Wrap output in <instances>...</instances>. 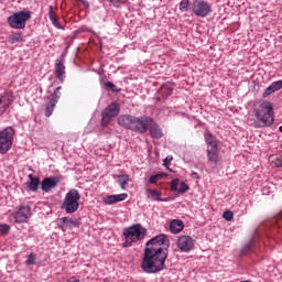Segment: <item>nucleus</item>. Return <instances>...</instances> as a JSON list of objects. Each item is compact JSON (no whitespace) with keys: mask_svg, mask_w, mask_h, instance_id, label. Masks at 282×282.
<instances>
[{"mask_svg":"<svg viewBox=\"0 0 282 282\" xmlns=\"http://www.w3.org/2000/svg\"><path fill=\"white\" fill-rule=\"evenodd\" d=\"M192 10L196 17H200L202 19L208 17L210 12H213V8L208 2L202 0H195L193 2Z\"/></svg>","mask_w":282,"mask_h":282,"instance_id":"1a4fd4ad","label":"nucleus"},{"mask_svg":"<svg viewBox=\"0 0 282 282\" xmlns=\"http://www.w3.org/2000/svg\"><path fill=\"white\" fill-rule=\"evenodd\" d=\"M171 94H173V84L171 83L164 84L163 86L160 87L158 91L159 97H156V102H160V100H166V98H169Z\"/></svg>","mask_w":282,"mask_h":282,"instance_id":"4468645a","label":"nucleus"},{"mask_svg":"<svg viewBox=\"0 0 282 282\" xmlns=\"http://www.w3.org/2000/svg\"><path fill=\"white\" fill-rule=\"evenodd\" d=\"M144 235H147V230L142 228L140 224L133 225L123 231V237L126 239L123 243V248H131L133 243L144 239Z\"/></svg>","mask_w":282,"mask_h":282,"instance_id":"7ed1b4c3","label":"nucleus"},{"mask_svg":"<svg viewBox=\"0 0 282 282\" xmlns=\"http://www.w3.org/2000/svg\"><path fill=\"white\" fill-rule=\"evenodd\" d=\"M59 224H62V228H78L80 223L76 218L62 217L59 219Z\"/></svg>","mask_w":282,"mask_h":282,"instance_id":"412c9836","label":"nucleus"},{"mask_svg":"<svg viewBox=\"0 0 282 282\" xmlns=\"http://www.w3.org/2000/svg\"><path fill=\"white\" fill-rule=\"evenodd\" d=\"M171 162H173V156H167V158L164 160V166H169V164H171Z\"/></svg>","mask_w":282,"mask_h":282,"instance_id":"a19ab883","label":"nucleus"},{"mask_svg":"<svg viewBox=\"0 0 282 282\" xmlns=\"http://www.w3.org/2000/svg\"><path fill=\"white\" fill-rule=\"evenodd\" d=\"M32 19L31 11H20L15 12L7 19V23L12 30H25L28 21Z\"/></svg>","mask_w":282,"mask_h":282,"instance_id":"20e7f679","label":"nucleus"},{"mask_svg":"<svg viewBox=\"0 0 282 282\" xmlns=\"http://www.w3.org/2000/svg\"><path fill=\"white\" fill-rule=\"evenodd\" d=\"M29 180H30V182L28 183L29 191H32L33 193L39 191V185L41 184V181L39 180V177H34V175L30 174Z\"/></svg>","mask_w":282,"mask_h":282,"instance_id":"a878e982","label":"nucleus"},{"mask_svg":"<svg viewBox=\"0 0 282 282\" xmlns=\"http://www.w3.org/2000/svg\"><path fill=\"white\" fill-rule=\"evenodd\" d=\"M180 186V188H177ZM188 185L184 182L180 184V178H174L171 182V192L175 193L178 192L180 194L188 193Z\"/></svg>","mask_w":282,"mask_h":282,"instance_id":"f3484780","label":"nucleus"},{"mask_svg":"<svg viewBox=\"0 0 282 282\" xmlns=\"http://www.w3.org/2000/svg\"><path fill=\"white\" fill-rule=\"evenodd\" d=\"M148 129H150V135L154 140H160V138L164 135V133L162 132V129L158 123H155L153 119H152V122L149 124Z\"/></svg>","mask_w":282,"mask_h":282,"instance_id":"6ab92c4d","label":"nucleus"},{"mask_svg":"<svg viewBox=\"0 0 282 282\" xmlns=\"http://www.w3.org/2000/svg\"><path fill=\"white\" fill-rule=\"evenodd\" d=\"M48 18L54 28H56L57 30H65V28H63V25L58 23V15H56V11H54V7L52 6H50Z\"/></svg>","mask_w":282,"mask_h":282,"instance_id":"5701e85b","label":"nucleus"},{"mask_svg":"<svg viewBox=\"0 0 282 282\" xmlns=\"http://www.w3.org/2000/svg\"><path fill=\"white\" fill-rule=\"evenodd\" d=\"M14 128L7 127L0 132V153L6 155L14 142Z\"/></svg>","mask_w":282,"mask_h":282,"instance_id":"423d86ee","label":"nucleus"},{"mask_svg":"<svg viewBox=\"0 0 282 282\" xmlns=\"http://www.w3.org/2000/svg\"><path fill=\"white\" fill-rule=\"evenodd\" d=\"M253 127L264 129L274 124V107L270 101H258L253 105Z\"/></svg>","mask_w":282,"mask_h":282,"instance_id":"f03ea898","label":"nucleus"},{"mask_svg":"<svg viewBox=\"0 0 282 282\" xmlns=\"http://www.w3.org/2000/svg\"><path fill=\"white\" fill-rule=\"evenodd\" d=\"M205 142L207 144V149L219 148V140H217V137L213 135L210 132L205 133Z\"/></svg>","mask_w":282,"mask_h":282,"instance_id":"4be33fe9","label":"nucleus"},{"mask_svg":"<svg viewBox=\"0 0 282 282\" xmlns=\"http://www.w3.org/2000/svg\"><path fill=\"white\" fill-rule=\"evenodd\" d=\"M191 6V1L188 0H182L180 3V10L181 12H188V7Z\"/></svg>","mask_w":282,"mask_h":282,"instance_id":"c756f323","label":"nucleus"},{"mask_svg":"<svg viewBox=\"0 0 282 282\" xmlns=\"http://www.w3.org/2000/svg\"><path fill=\"white\" fill-rule=\"evenodd\" d=\"M273 165H274L276 169H282V155L276 156V158L273 160Z\"/></svg>","mask_w":282,"mask_h":282,"instance_id":"c9c22d12","label":"nucleus"},{"mask_svg":"<svg viewBox=\"0 0 282 282\" xmlns=\"http://www.w3.org/2000/svg\"><path fill=\"white\" fill-rule=\"evenodd\" d=\"M129 195L127 193L123 194H117V195H109L104 198V204L107 206H111L113 204H118V202H124Z\"/></svg>","mask_w":282,"mask_h":282,"instance_id":"dca6fc26","label":"nucleus"},{"mask_svg":"<svg viewBox=\"0 0 282 282\" xmlns=\"http://www.w3.org/2000/svg\"><path fill=\"white\" fill-rule=\"evenodd\" d=\"M176 246L181 252H191L195 248V239L191 236H180Z\"/></svg>","mask_w":282,"mask_h":282,"instance_id":"f8f14e48","label":"nucleus"},{"mask_svg":"<svg viewBox=\"0 0 282 282\" xmlns=\"http://www.w3.org/2000/svg\"><path fill=\"white\" fill-rule=\"evenodd\" d=\"M80 192L78 189H70L62 204V208L67 213L68 215H72L73 213H76L78 208H80Z\"/></svg>","mask_w":282,"mask_h":282,"instance_id":"39448f33","label":"nucleus"},{"mask_svg":"<svg viewBox=\"0 0 282 282\" xmlns=\"http://www.w3.org/2000/svg\"><path fill=\"white\" fill-rule=\"evenodd\" d=\"M110 6H113V8H120V6H124L127 3V0H108Z\"/></svg>","mask_w":282,"mask_h":282,"instance_id":"7c9ffc66","label":"nucleus"},{"mask_svg":"<svg viewBox=\"0 0 282 282\" xmlns=\"http://www.w3.org/2000/svg\"><path fill=\"white\" fill-rule=\"evenodd\" d=\"M133 123V116L123 115L118 118V124L124 127V129H131Z\"/></svg>","mask_w":282,"mask_h":282,"instance_id":"b1692460","label":"nucleus"},{"mask_svg":"<svg viewBox=\"0 0 282 282\" xmlns=\"http://www.w3.org/2000/svg\"><path fill=\"white\" fill-rule=\"evenodd\" d=\"M147 193H149L154 202H164L162 199V192L158 189H147Z\"/></svg>","mask_w":282,"mask_h":282,"instance_id":"cd10ccee","label":"nucleus"},{"mask_svg":"<svg viewBox=\"0 0 282 282\" xmlns=\"http://www.w3.org/2000/svg\"><path fill=\"white\" fill-rule=\"evenodd\" d=\"M153 122L152 118L149 117H142V118H135L132 119V131H138V133H147L149 126Z\"/></svg>","mask_w":282,"mask_h":282,"instance_id":"9d476101","label":"nucleus"},{"mask_svg":"<svg viewBox=\"0 0 282 282\" xmlns=\"http://www.w3.org/2000/svg\"><path fill=\"white\" fill-rule=\"evenodd\" d=\"M117 180L120 185V188L122 191H127V184H129V182H131V176H129V174H122V175H118Z\"/></svg>","mask_w":282,"mask_h":282,"instance_id":"bb28decb","label":"nucleus"},{"mask_svg":"<svg viewBox=\"0 0 282 282\" xmlns=\"http://www.w3.org/2000/svg\"><path fill=\"white\" fill-rule=\"evenodd\" d=\"M14 98L12 97V93H4L0 96V116L6 113V110L12 105Z\"/></svg>","mask_w":282,"mask_h":282,"instance_id":"ddd939ff","label":"nucleus"},{"mask_svg":"<svg viewBox=\"0 0 282 282\" xmlns=\"http://www.w3.org/2000/svg\"><path fill=\"white\" fill-rule=\"evenodd\" d=\"M276 90H274V87L270 85L264 93L262 94V98H268V96H272Z\"/></svg>","mask_w":282,"mask_h":282,"instance_id":"473e14b6","label":"nucleus"},{"mask_svg":"<svg viewBox=\"0 0 282 282\" xmlns=\"http://www.w3.org/2000/svg\"><path fill=\"white\" fill-rule=\"evenodd\" d=\"M164 177V174H155L150 176L149 182L150 184H158V180H162Z\"/></svg>","mask_w":282,"mask_h":282,"instance_id":"72a5a7b5","label":"nucleus"},{"mask_svg":"<svg viewBox=\"0 0 282 282\" xmlns=\"http://www.w3.org/2000/svg\"><path fill=\"white\" fill-rule=\"evenodd\" d=\"M271 85L273 86V89H274L275 91H279V90L282 89V79H280V80H278V82H273Z\"/></svg>","mask_w":282,"mask_h":282,"instance_id":"e433bc0d","label":"nucleus"},{"mask_svg":"<svg viewBox=\"0 0 282 282\" xmlns=\"http://www.w3.org/2000/svg\"><path fill=\"white\" fill-rule=\"evenodd\" d=\"M79 1H83V0H79Z\"/></svg>","mask_w":282,"mask_h":282,"instance_id":"49530a36","label":"nucleus"},{"mask_svg":"<svg viewBox=\"0 0 282 282\" xmlns=\"http://www.w3.org/2000/svg\"><path fill=\"white\" fill-rule=\"evenodd\" d=\"M58 185V178L56 177H46L42 181L41 188L44 193H50L52 188H56Z\"/></svg>","mask_w":282,"mask_h":282,"instance_id":"2eb2a0df","label":"nucleus"},{"mask_svg":"<svg viewBox=\"0 0 282 282\" xmlns=\"http://www.w3.org/2000/svg\"><path fill=\"white\" fill-rule=\"evenodd\" d=\"M65 64H63V59H57L55 63V76L59 83H65Z\"/></svg>","mask_w":282,"mask_h":282,"instance_id":"a211bd4d","label":"nucleus"},{"mask_svg":"<svg viewBox=\"0 0 282 282\" xmlns=\"http://www.w3.org/2000/svg\"><path fill=\"white\" fill-rule=\"evenodd\" d=\"M169 237L159 235L145 243L143 257L141 259V270L145 274H158L166 270V259H169ZM165 248V249H164Z\"/></svg>","mask_w":282,"mask_h":282,"instance_id":"f257e3e1","label":"nucleus"},{"mask_svg":"<svg viewBox=\"0 0 282 282\" xmlns=\"http://www.w3.org/2000/svg\"><path fill=\"white\" fill-rule=\"evenodd\" d=\"M170 230L173 235H180L184 230V223L182 220H173L170 224Z\"/></svg>","mask_w":282,"mask_h":282,"instance_id":"393cba45","label":"nucleus"},{"mask_svg":"<svg viewBox=\"0 0 282 282\" xmlns=\"http://www.w3.org/2000/svg\"><path fill=\"white\" fill-rule=\"evenodd\" d=\"M224 219H226V221H232V219H235V213H232L231 210H226L223 214Z\"/></svg>","mask_w":282,"mask_h":282,"instance_id":"2f4dec72","label":"nucleus"},{"mask_svg":"<svg viewBox=\"0 0 282 282\" xmlns=\"http://www.w3.org/2000/svg\"><path fill=\"white\" fill-rule=\"evenodd\" d=\"M105 86L107 87V89H110L111 91H118V90L116 89L115 84L111 83V82H107V83L105 84Z\"/></svg>","mask_w":282,"mask_h":282,"instance_id":"58836bf2","label":"nucleus"},{"mask_svg":"<svg viewBox=\"0 0 282 282\" xmlns=\"http://www.w3.org/2000/svg\"><path fill=\"white\" fill-rule=\"evenodd\" d=\"M207 160L210 164H217L221 160L219 148H207Z\"/></svg>","mask_w":282,"mask_h":282,"instance_id":"aec40b11","label":"nucleus"},{"mask_svg":"<svg viewBox=\"0 0 282 282\" xmlns=\"http://www.w3.org/2000/svg\"><path fill=\"white\" fill-rule=\"evenodd\" d=\"M8 40L14 44V43H21L23 41V35L21 33H11L8 37Z\"/></svg>","mask_w":282,"mask_h":282,"instance_id":"c85d7f7f","label":"nucleus"},{"mask_svg":"<svg viewBox=\"0 0 282 282\" xmlns=\"http://www.w3.org/2000/svg\"><path fill=\"white\" fill-rule=\"evenodd\" d=\"M192 176H193V177H197V173H193Z\"/></svg>","mask_w":282,"mask_h":282,"instance_id":"37998d69","label":"nucleus"},{"mask_svg":"<svg viewBox=\"0 0 282 282\" xmlns=\"http://www.w3.org/2000/svg\"><path fill=\"white\" fill-rule=\"evenodd\" d=\"M0 232H1V235H8L10 232V226L0 225Z\"/></svg>","mask_w":282,"mask_h":282,"instance_id":"4c0bfd02","label":"nucleus"},{"mask_svg":"<svg viewBox=\"0 0 282 282\" xmlns=\"http://www.w3.org/2000/svg\"><path fill=\"white\" fill-rule=\"evenodd\" d=\"M279 217H280V219H282V210H281V213H280V216H279Z\"/></svg>","mask_w":282,"mask_h":282,"instance_id":"c03bdc74","label":"nucleus"},{"mask_svg":"<svg viewBox=\"0 0 282 282\" xmlns=\"http://www.w3.org/2000/svg\"><path fill=\"white\" fill-rule=\"evenodd\" d=\"M63 87L58 86L55 91L51 95L50 101L46 104L45 108V116L46 118H50L52 113H54V109L56 108V105H58V100H61V90Z\"/></svg>","mask_w":282,"mask_h":282,"instance_id":"9b49d317","label":"nucleus"},{"mask_svg":"<svg viewBox=\"0 0 282 282\" xmlns=\"http://www.w3.org/2000/svg\"><path fill=\"white\" fill-rule=\"evenodd\" d=\"M36 263V254L31 253L26 260V265H34Z\"/></svg>","mask_w":282,"mask_h":282,"instance_id":"f704fd0d","label":"nucleus"},{"mask_svg":"<svg viewBox=\"0 0 282 282\" xmlns=\"http://www.w3.org/2000/svg\"><path fill=\"white\" fill-rule=\"evenodd\" d=\"M120 113V104L113 101L101 112V127H107Z\"/></svg>","mask_w":282,"mask_h":282,"instance_id":"0eeeda50","label":"nucleus"},{"mask_svg":"<svg viewBox=\"0 0 282 282\" xmlns=\"http://www.w3.org/2000/svg\"><path fill=\"white\" fill-rule=\"evenodd\" d=\"M67 282H80V280L76 279L75 276L67 280Z\"/></svg>","mask_w":282,"mask_h":282,"instance_id":"79ce46f5","label":"nucleus"},{"mask_svg":"<svg viewBox=\"0 0 282 282\" xmlns=\"http://www.w3.org/2000/svg\"><path fill=\"white\" fill-rule=\"evenodd\" d=\"M252 249V241H250L249 243H247L243 248L245 252H250V250Z\"/></svg>","mask_w":282,"mask_h":282,"instance_id":"ea45409f","label":"nucleus"},{"mask_svg":"<svg viewBox=\"0 0 282 282\" xmlns=\"http://www.w3.org/2000/svg\"><path fill=\"white\" fill-rule=\"evenodd\" d=\"M280 131H281V133H282V126L280 127Z\"/></svg>","mask_w":282,"mask_h":282,"instance_id":"a18cd8bd","label":"nucleus"},{"mask_svg":"<svg viewBox=\"0 0 282 282\" xmlns=\"http://www.w3.org/2000/svg\"><path fill=\"white\" fill-rule=\"evenodd\" d=\"M15 224H28L32 217V208L29 205H21L13 213Z\"/></svg>","mask_w":282,"mask_h":282,"instance_id":"6e6552de","label":"nucleus"}]
</instances>
